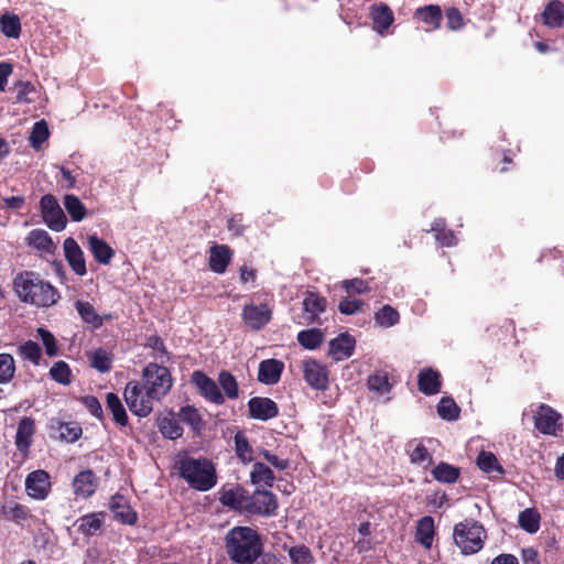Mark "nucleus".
<instances>
[{"mask_svg": "<svg viewBox=\"0 0 564 564\" xmlns=\"http://www.w3.org/2000/svg\"><path fill=\"white\" fill-rule=\"evenodd\" d=\"M432 475L440 482L454 484L459 477V468L442 462L432 469Z\"/></svg>", "mask_w": 564, "mask_h": 564, "instance_id": "34", "label": "nucleus"}, {"mask_svg": "<svg viewBox=\"0 0 564 564\" xmlns=\"http://www.w3.org/2000/svg\"><path fill=\"white\" fill-rule=\"evenodd\" d=\"M35 433V422L32 417L24 416L20 420L15 434V445L22 455L29 453L32 438Z\"/></svg>", "mask_w": 564, "mask_h": 564, "instance_id": "18", "label": "nucleus"}, {"mask_svg": "<svg viewBox=\"0 0 564 564\" xmlns=\"http://www.w3.org/2000/svg\"><path fill=\"white\" fill-rule=\"evenodd\" d=\"M326 300L316 293L307 292L303 299V313L295 322L299 325H311L321 323L319 315L326 308Z\"/></svg>", "mask_w": 564, "mask_h": 564, "instance_id": "10", "label": "nucleus"}, {"mask_svg": "<svg viewBox=\"0 0 564 564\" xmlns=\"http://www.w3.org/2000/svg\"><path fill=\"white\" fill-rule=\"evenodd\" d=\"M192 382L196 386L199 392L210 402L215 404L224 403L225 399L217 383L202 371L193 372Z\"/></svg>", "mask_w": 564, "mask_h": 564, "instance_id": "15", "label": "nucleus"}, {"mask_svg": "<svg viewBox=\"0 0 564 564\" xmlns=\"http://www.w3.org/2000/svg\"><path fill=\"white\" fill-rule=\"evenodd\" d=\"M343 288L349 294H364L370 290L368 283L361 279L344 280Z\"/></svg>", "mask_w": 564, "mask_h": 564, "instance_id": "56", "label": "nucleus"}, {"mask_svg": "<svg viewBox=\"0 0 564 564\" xmlns=\"http://www.w3.org/2000/svg\"><path fill=\"white\" fill-rule=\"evenodd\" d=\"M368 387L370 390L386 393L390 390L389 379L387 373L384 372H377L375 375H371L368 379Z\"/></svg>", "mask_w": 564, "mask_h": 564, "instance_id": "54", "label": "nucleus"}, {"mask_svg": "<svg viewBox=\"0 0 564 564\" xmlns=\"http://www.w3.org/2000/svg\"><path fill=\"white\" fill-rule=\"evenodd\" d=\"M302 370L305 381L316 390H324L328 383L327 369L314 359L304 360Z\"/></svg>", "mask_w": 564, "mask_h": 564, "instance_id": "13", "label": "nucleus"}, {"mask_svg": "<svg viewBox=\"0 0 564 564\" xmlns=\"http://www.w3.org/2000/svg\"><path fill=\"white\" fill-rule=\"evenodd\" d=\"M415 14L422 19L426 24L432 25L434 29L440 26L442 20V10L438 6L430 4L416 9Z\"/></svg>", "mask_w": 564, "mask_h": 564, "instance_id": "42", "label": "nucleus"}, {"mask_svg": "<svg viewBox=\"0 0 564 564\" xmlns=\"http://www.w3.org/2000/svg\"><path fill=\"white\" fill-rule=\"evenodd\" d=\"M276 496L268 490H256L251 496H248L247 511L251 514L263 517H272L278 509Z\"/></svg>", "mask_w": 564, "mask_h": 564, "instance_id": "8", "label": "nucleus"}, {"mask_svg": "<svg viewBox=\"0 0 564 564\" xmlns=\"http://www.w3.org/2000/svg\"><path fill=\"white\" fill-rule=\"evenodd\" d=\"M106 402L113 421L120 426H126L128 424V414L118 395L111 392L108 393Z\"/></svg>", "mask_w": 564, "mask_h": 564, "instance_id": "31", "label": "nucleus"}, {"mask_svg": "<svg viewBox=\"0 0 564 564\" xmlns=\"http://www.w3.org/2000/svg\"><path fill=\"white\" fill-rule=\"evenodd\" d=\"M543 20L547 26L558 28L564 21V7L560 1L550 2L543 12Z\"/></svg>", "mask_w": 564, "mask_h": 564, "instance_id": "30", "label": "nucleus"}, {"mask_svg": "<svg viewBox=\"0 0 564 564\" xmlns=\"http://www.w3.org/2000/svg\"><path fill=\"white\" fill-rule=\"evenodd\" d=\"M325 338V335L322 329L319 328H310L301 330L297 334V341L301 346H303L306 349H316L321 346Z\"/></svg>", "mask_w": 564, "mask_h": 564, "instance_id": "29", "label": "nucleus"}, {"mask_svg": "<svg viewBox=\"0 0 564 564\" xmlns=\"http://www.w3.org/2000/svg\"><path fill=\"white\" fill-rule=\"evenodd\" d=\"M229 558L237 564H252L262 554L263 543L259 533L249 527H235L225 538Z\"/></svg>", "mask_w": 564, "mask_h": 564, "instance_id": "2", "label": "nucleus"}, {"mask_svg": "<svg viewBox=\"0 0 564 564\" xmlns=\"http://www.w3.org/2000/svg\"><path fill=\"white\" fill-rule=\"evenodd\" d=\"M97 487L98 478L90 469L79 471L73 479V490L77 498H89Z\"/></svg>", "mask_w": 564, "mask_h": 564, "instance_id": "17", "label": "nucleus"}, {"mask_svg": "<svg viewBox=\"0 0 564 564\" xmlns=\"http://www.w3.org/2000/svg\"><path fill=\"white\" fill-rule=\"evenodd\" d=\"M400 321L399 312L390 305L382 306L375 314V322L383 328H389L397 325Z\"/></svg>", "mask_w": 564, "mask_h": 564, "instance_id": "37", "label": "nucleus"}, {"mask_svg": "<svg viewBox=\"0 0 564 564\" xmlns=\"http://www.w3.org/2000/svg\"><path fill=\"white\" fill-rule=\"evenodd\" d=\"M17 90V101L18 102H28L30 104L32 100L29 98V94L34 91V85L30 82H19L14 86Z\"/></svg>", "mask_w": 564, "mask_h": 564, "instance_id": "59", "label": "nucleus"}, {"mask_svg": "<svg viewBox=\"0 0 564 564\" xmlns=\"http://www.w3.org/2000/svg\"><path fill=\"white\" fill-rule=\"evenodd\" d=\"M519 525L528 533H535L540 529V514L535 509L528 508L519 514Z\"/></svg>", "mask_w": 564, "mask_h": 564, "instance_id": "38", "label": "nucleus"}, {"mask_svg": "<svg viewBox=\"0 0 564 564\" xmlns=\"http://www.w3.org/2000/svg\"><path fill=\"white\" fill-rule=\"evenodd\" d=\"M41 209L44 221L52 230L62 231L65 229L66 216L53 195L46 194L41 198Z\"/></svg>", "mask_w": 564, "mask_h": 564, "instance_id": "9", "label": "nucleus"}, {"mask_svg": "<svg viewBox=\"0 0 564 564\" xmlns=\"http://www.w3.org/2000/svg\"><path fill=\"white\" fill-rule=\"evenodd\" d=\"M143 379L148 394L156 400L165 395L172 387V379L167 368L156 364H149L144 368Z\"/></svg>", "mask_w": 564, "mask_h": 564, "instance_id": "6", "label": "nucleus"}, {"mask_svg": "<svg viewBox=\"0 0 564 564\" xmlns=\"http://www.w3.org/2000/svg\"><path fill=\"white\" fill-rule=\"evenodd\" d=\"M435 533L434 519L430 516L423 517L416 524L415 539L425 549L433 544Z\"/></svg>", "mask_w": 564, "mask_h": 564, "instance_id": "26", "label": "nucleus"}, {"mask_svg": "<svg viewBox=\"0 0 564 564\" xmlns=\"http://www.w3.org/2000/svg\"><path fill=\"white\" fill-rule=\"evenodd\" d=\"M18 354L23 359H26V360L33 362L34 365H39L40 359L42 357L40 346L32 340H28V341L23 343L22 345H20L18 347Z\"/></svg>", "mask_w": 564, "mask_h": 564, "instance_id": "48", "label": "nucleus"}, {"mask_svg": "<svg viewBox=\"0 0 564 564\" xmlns=\"http://www.w3.org/2000/svg\"><path fill=\"white\" fill-rule=\"evenodd\" d=\"M75 308L85 323L90 324L94 328L101 327L104 319L89 302L78 300L75 302Z\"/></svg>", "mask_w": 564, "mask_h": 564, "instance_id": "28", "label": "nucleus"}, {"mask_svg": "<svg viewBox=\"0 0 564 564\" xmlns=\"http://www.w3.org/2000/svg\"><path fill=\"white\" fill-rule=\"evenodd\" d=\"M51 487V476L46 470L31 471L25 478V490L33 499L44 500L48 496Z\"/></svg>", "mask_w": 564, "mask_h": 564, "instance_id": "11", "label": "nucleus"}, {"mask_svg": "<svg viewBox=\"0 0 564 564\" xmlns=\"http://www.w3.org/2000/svg\"><path fill=\"white\" fill-rule=\"evenodd\" d=\"M355 345L356 339L351 335L347 333L340 334L329 341L328 354L336 361H340L349 358L352 355Z\"/></svg>", "mask_w": 564, "mask_h": 564, "instance_id": "19", "label": "nucleus"}, {"mask_svg": "<svg viewBox=\"0 0 564 564\" xmlns=\"http://www.w3.org/2000/svg\"><path fill=\"white\" fill-rule=\"evenodd\" d=\"M431 230L435 232V239L442 246L453 247L457 243L456 237L454 236L452 230L446 229V225L443 219L435 220L432 225Z\"/></svg>", "mask_w": 564, "mask_h": 564, "instance_id": "39", "label": "nucleus"}, {"mask_svg": "<svg viewBox=\"0 0 564 564\" xmlns=\"http://www.w3.org/2000/svg\"><path fill=\"white\" fill-rule=\"evenodd\" d=\"M90 365L100 372H106L111 368V359L107 351L98 349L91 354Z\"/></svg>", "mask_w": 564, "mask_h": 564, "instance_id": "52", "label": "nucleus"}, {"mask_svg": "<svg viewBox=\"0 0 564 564\" xmlns=\"http://www.w3.org/2000/svg\"><path fill=\"white\" fill-rule=\"evenodd\" d=\"M248 408L250 416L260 421L273 419L279 413L276 403L269 398H251L248 402Z\"/></svg>", "mask_w": 564, "mask_h": 564, "instance_id": "16", "label": "nucleus"}, {"mask_svg": "<svg viewBox=\"0 0 564 564\" xmlns=\"http://www.w3.org/2000/svg\"><path fill=\"white\" fill-rule=\"evenodd\" d=\"M64 207L74 221H80L86 216V207L75 195H65Z\"/></svg>", "mask_w": 564, "mask_h": 564, "instance_id": "40", "label": "nucleus"}, {"mask_svg": "<svg viewBox=\"0 0 564 564\" xmlns=\"http://www.w3.org/2000/svg\"><path fill=\"white\" fill-rule=\"evenodd\" d=\"M536 430L546 435H557L562 431L561 414L547 404H539L533 411Z\"/></svg>", "mask_w": 564, "mask_h": 564, "instance_id": "7", "label": "nucleus"}, {"mask_svg": "<svg viewBox=\"0 0 564 564\" xmlns=\"http://www.w3.org/2000/svg\"><path fill=\"white\" fill-rule=\"evenodd\" d=\"M123 397L130 411L140 417H145L152 412L153 402L156 400L150 397L144 384L138 381L128 382Z\"/></svg>", "mask_w": 564, "mask_h": 564, "instance_id": "5", "label": "nucleus"}, {"mask_svg": "<svg viewBox=\"0 0 564 564\" xmlns=\"http://www.w3.org/2000/svg\"><path fill=\"white\" fill-rule=\"evenodd\" d=\"M232 253L228 246L216 245L210 248L209 268L215 273H224L231 261Z\"/></svg>", "mask_w": 564, "mask_h": 564, "instance_id": "23", "label": "nucleus"}, {"mask_svg": "<svg viewBox=\"0 0 564 564\" xmlns=\"http://www.w3.org/2000/svg\"><path fill=\"white\" fill-rule=\"evenodd\" d=\"M459 408L451 398H442L437 404V414L446 421H455L459 416Z\"/></svg>", "mask_w": 564, "mask_h": 564, "instance_id": "44", "label": "nucleus"}, {"mask_svg": "<svg viewBox=\"0 0 564 564\" xmlns=\"http://www.w3.org/2000/svg\"><path fill=\"white\" fill-rule=\"evenodd\" d=\"M50 375L56 382L67 386L70 383V369L65 361H57L50 369Z\"/></svg>", "mask_w": 564, "mask_h": 564, "instance_id": "51", "label": "nucleus"}, {"mask_svg": "<svg viewBox=\"0 0 564 564\" xmlns=\"http://www.w3.org/2000/svg\"><path fill=\"white\" fill-rule=\"evenodd\" d=\"M159 430L164 437L170 440H176L183 434L178 420L172 415H166L159 420Z\"/></svg>", "mask_w": 564, "mask_h": 564, "instance_id": "35", "label": "nucleus"}, {"mask_svg": "<svg viewBox=\"0 0 564 564\" xmlns=\"http://www.w3.org/2000/svg\"><path fill=\"white\" fill-rule=\"evenodd\" d=\"M3 516L9 520L22 521L29 516L28 509L14 501L7 502L2 508Z\"/></svg>", "mask_w": 564, "mask_h": 564, "instance_id": "50", "label": "nucleus"}, {"mask_svg": "<svg viewBox=\"0 0 564 564\" xmlns=\"http://www.w3.org/2000/svg\"><path fill=\"white\" fill-rule=\"evenodd\" d=\"M371 17H372V22H373V29L378 33H382L393 22L392 11L386 6L373 8L372 12H371Z\"/></svg>", "mask_w": 564, "mask_h": 564, "instance_id": "33", "label": "nucleus"}, {"mask_svg": "<svg viewBox=\"0 0 564 564\" xmlns=\"http://www.w3.org/2000/svg\"><path fill=\"white\" fill-rule=\"evenodd\" d=\"M37 334L45 347L46 354L55 356L57 354V345L53 334L44 328H39Z\"/></svg>", "mask_w": 564, "mask_h": 564, "instance_id": "58", "label": "nucleus"}, {"mask_svg": "<svg viewBox=\"0 0 564 564\" xmlns=\"http://www.w3.org/2000/svg\"><path fill=\"white\" fill-rule=\"evenodd\" d=\"M419 389L426 395L436 394L441 390V376L432 369H422L419 373Z\"/></svg>", "mask_w": 564, "mask_h": 564, "instance_id": "24", "label": "nucleus"}, {"mask_svg": "<svg viewBox=\"0 0 564 564\" xmlns=\"http://www.w3.org/2000/svg\"><path fill=\"white\" fill-rule=\"evenodd\" d=\"M83 402L87 410L96 417L102 416V408L99 400L96 397L88 395L83 399Z\"/></svg>", "mask_w": 564, "mask_h": 564, "instance_id": "61", "label": "nucleus"}, {"mask_svg": "<svg viewBox=\"0 0 564 564\" xmlns=\"http://www.w3.org/2000/svg\"><path fill=\"white\" fill-rule=\"evenodd\" d=\"M13 285L20 301L36 307H51L61 297L55 286L33 271L19 273L13 280Z\"/></svg>", "mask_w": 564, "mask_h": 564, "instance_id": "1", "label": "nucleus"}, {"mask_svg": "<svg viewBox=\"0 0 564 564\" xmlns=\"http://www.w3.org/2000/svg\"><path fill=\"white\" fill-rule=\"evenodd\" d=\"M410 448V459L414 464H422L430 458V454L425 446L421 443L412 441L408 444Z\"/></svg>", "mask_w": 564, "mask_h": 564, "instance_id": "55", "label": "nucleus"}, {"mask_svg": "<svg viewBox=\"0 0 564 564\" xmlns=\"http://www.w3.org/2000/svg\"><path fill=\"white\" fill-rule=\"evenodd\" d=\"M178 419L182 422L191 425L194 430L199 429L200 423H202V419H200L198 411L195 408L189 406V405L183 406L180 410Z\"/></svg>", "mask_w": 564, "mask_h": 564, "instance_id": "53", "label": "nucleus"}, {"mask_svg": "<svg viewBox=\"0 0 564 564\" xmlns=\"http://www.w3.org/2000/svg\"><path fill=\"white\" fill-rule=\"evenodd\" d=\"M82 433V430L79 427L69 425H62L61 426V436L65 438L67 442H75Z\"/></svg>", "mask_w": 564, "mask_h": 564, "instance_id": "63", "label": "nucleus"}, {"mask_svg": "<svg viewBox=\"0 0 564 564\" xmlns=\"http://www.w3.org/2000/svg\"><path fill=\"white\" fill-rule=\"evenodd\" d=\"M29 246L36 248L39 251L44 253L53 254L56 250V246L47 231L43 229H33L26 237Z\"/></svg>", "mask_w": 564, "mask_h": 564, "instance_id": "25", "label": "nucleus"}, {"mask_svg": "<svg viewBox=\"0 0 564 564\" xmlns=\"http://www.w3.org/2000/svg\"><path fill=\"white\" fill-rule=\"evenodd\" d=\"M105 522V513L104 512H93L85 514L78 518L74 527L85 536H94L97 535L104 525Z\"/></svg>", "mask_w": 564, "mask_h": 564, "instance_id": "20", "label": "nucleus"}, {"mask_svg": "<svg viewBox=\"0 0 564 564\" xmlns=\"http://www.w3.org/2000/svg\"><path fill=\"white\" fill-rule=\"evenodd\" d=\"M284 365L276 359H267L260 362L258 380L264 384H274L280 380Z\"/></svg>", "mask_w": 564, "mask_h": 564, "instance_id": "22", "label": "nucleus"}, {"mask_svg": "<svg viewBox=\"0 0 564 564\" xmlns=\"http://www.w3.org/2000/svg\"><path fill=\"white\" fill-rule=\"evenodd\" d=\"M477 466L484 473L492 475V477H500L503 475L502 466L491 452H480L477 457Z\"/></svg>", "mask_w": 564, "mask_h": 564, "instance_id": "27", "label": "nucleus"}, {"mask_svg": "<svg viewBox=\"0 0 564 564\" xmlns=\"http://www.w3.org/2000/svg\"><path fill=\"white\" fill-rule=\"evenodd\" d=\"M15 373L14 358L7 352L0 354V384L9 383Z\"/></svg>", "mask_w": 564, "mask_h": 564, "instance_id": "43", "label": "nucleus"}, {"mask_svg": "<svg viewBox=\"0 0 564 564\" xmlns=\"http://www.w3.org/2000/svg\"><path fill=\"white\" fill-rule=\"evenodd\" d=\"M1 30L8 37L17 39L20 35L21 23L18 15L3 14L0 19Z\"/></svg>", "mask_w": 564, "mask_h": 564, "instance_id": "46", "label": "nucleus"}, {"mask_svg": "<svg viewBox=\"0 0 564 564\" xmlns=\"http://www.w3.org/2000/svg\"><path fill=\"white\" fill-rule=\"evenodd\" d=\"M235 451L238 458L245 464L253 460V449L249 444L246 435L242 432H238L235 435Z\"/></svg>", "mask_w": 564, "mask_h": 564, "instance_id": "41", "label": "nucleus"}, {"mask_svg": "<svg viewBox=\"0 0 564 564\" xmlns=\"http://www.w3.org/2000/svg\"><path fill=\"white\" fill-rule=\"evenodd\" d=\"M180 474L189 487L199 491H207L217 482L215 467L206 458L187 457L182 459L180 462Z\"/></svg>", "mask_w": 564, "mask_h": 564, "instance_id": "3", "label": "nucleus"}, {"mask_svg": "<svg viewBox=\"0 0 564 564\" xmlns=\"http://www.w3.org/2000/svg\"><path fill=\"white\" fill-rule=\"evenodd\" d=\"M243 323L253 330L263 328L272 317V310L268 304H246L242 308Z\"/></svg>", "mask_w": 564, "mask_h": 564, "instance_id": "12", "label": "nucleus"}, {"mask_svg": "<svg viewBox=\"0 0 564 564\" xmlns=\"http://www.w3.org/2000/svg\"><path fill=\"white\" fill-rule=\"evenodd\" d=\"M447 26L451 30H458L463 25V17L456 8L446 11Z\"/></svg>", "mask_w": 564, "mask_h": 564, "instance_id": "60", "label": "nucleus"}, {"mask_svg": "<svg viewBox=\"0 0 564 564\" xmlns=\"http://www.w3.org/2000/svg\"><path fill=\"white\" fill-rule=\"evenodd\" d=\"M220 501L224 506L247 511L248 496L243 490H227L221 495Z\"/></svg>", "mask_w": 564, "mask_h": 564, "instance_id": "32", "label": "nucleus"}, {"mask_svg": "<svg viewBox=\"0 0 564 564\" xmlns=\"http://www.w3.org/2000/svg\"><path fill=\"white\" fill-rule=\"evenodd\" d=\"M250 479L253 485L263 484L272 487L275 478L273 471L267 465L258 462L252 466Z\"/></svg>", "mask_w": 564, "mask_h": 564, "instance_id": "36", "label": "nucleus"}, {"mask_svg": "<svg viewBox=\"0 0 564 564\" xmlns=\"http://www.w3.org/2000/svg\"><path fill=\"white\" fill-rule=\"evenodd\" d=\"M487 538L482 524L475 520H464L454 527L453 539L464 555L478 553Z\"/></svg>", "mask_w": 564, "mask_h": 564, "instance_id": "4", "label": "nucleus"}, {"mask_svg": "<svg viewBox=\"0 0 564 564\" xmlns=\"http://www.w3.org/2000/svg\"><path fill=\"white\" fill-rule=\"evenodd\" d=\"M48 138V128L47 123L44 120L37 121L34 123L33 129L31 131V134L29 137V141L31 145L39 150L41 145L47 140Z\"/></svg>", "mask_w": 564, "mask_h": 564, "instance_id": "47", "label": "nucleus"}, {"mask_svg": "<svg viewBox=\"0 0 564 564\" xmlns=\"http://www.w3.org/2000/svg\"><path fill=\"white\" fill-rule=\"evenodd\" d=\"M288 554L292 564H312L314 561L311 550L304 544L290 547Z\"/></svg>", "mask_w": 564, "mask_h": 564, "instance_id": "45", "label": "nucleus"}, {"mask_svg": "<svg viewBox=\"0 0 564 564\" xmlns=\"http://www.w3.org/2000/svg\"><path fill=\"white\" fill-rule=\"evenodd\" d=\"M63 249L65 259L70 269L79 276L85 275L87 273L86 260L77 241L72 237L66 238L63 243Z\"/></svg>", "mask_w": 564, "mask_h": 564, "instance_id": "14", "label": "nucleus"}, {"mask_svg": "<svg viewBox=\"0 0 564 564\" xmlns=\"http://www.w3.org/2000/svg\"><path fill=\"white\" fill-rule=\"evenodd\" d=\"M219 384L229 399H236L239 388L236 378L228 371H221L218 377Z\"/></svg>", "mask_w": 564, "mask_h": 564, "instance_id": "49", "label": "nucleus"}, {"mask_svg": "<svg viewBox=\"0 0 564 564\" xmlns=\"http://www.w3.org/2000/svg\"><path fill=\"white\" fill-rule=\"evenodd\" d=\"M364 302L357 299H344L338 305V310L341 314L354 315L361 311Z\"/></svg>", "mask_w": 564, "mask_h": 564, "instance_id": "57", "label": "nucleus"}, {"mask_svg": "<svg viewBox=\"0 0 564 564\" xmlns=\"http://www.w3.org/2000/svg\"><path fill=\"white\" fill-rule=\"evenodd\" d=\"M523 564H540L538 552L533 549H525L522 552Z\"/></svg>", "mask_w": 564, "mask_h": 564, "instance_id": "64", "label": "nucleus"}, {"mask_svg": "<svg viewBox=\"0 0 564 564\" xmlns=\"http://www.w3.org/2000/svg\"><path fill=\"white\" fill-rule=\"evenodd\" d=\"M263 457L265 460L271 464L274 468L278 470H284L289 467V460L280 458L279 456L271 454L269 451L264 449L262 452Z\"/></svg>", "mask_w": 564, "mask_h": 564, "instance_id": "62", "label": "nucleus"}, {"mask_svg": "<svg viewBox=\"0 0 564 564\" xmlns=\"http://www.w3.org/2000/svg\"><path fill=\"white\" fill-rule=\"evenodd\" d=\"M87 241L95 260L100 264L108 265L115 256V250L96 235L88 236Z\"/></svg>", "mask_w": 564, "mask_h": 564, "instance_id": "21", "label": "nucleus"}]
</instances>
